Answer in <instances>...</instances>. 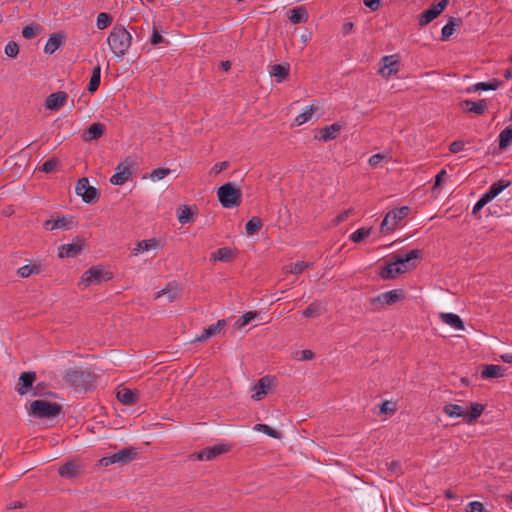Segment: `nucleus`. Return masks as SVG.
<instances>
[{
    "mask_svg": "<svg viewBox=\"0 0 512 512\" xmlns=\"http://www.w3.org/2000/svg\"><path fill=\"white\" fill-rule=\"evenodd\" d=\"M385 158V156L383 154H374L372 155L369 160H368V163L370 166L372 167H376L380 164V162Z\"/></svg>",
    "mask_w": 512,
    "mask_h": 512,
    "instance_id": "nucleus-63",
    "label": "nucleus"
},
{
    "mask_svg": "<svg viewBox=\"0 0 512 512\" xmlns=\"http://www.w3.org/2000/svg\"><path fill=\"white\" fill-rule=\"evenodd\" d=\"M228 167H229V162H228V161L218 162V163H216V164L211 168L210 173H211V174L218 175V174H220L222 171L226 170Z\"/></svg>",
    "mask_w": 512,
    "mask_h": 512,
    "instance_id": "nucleus-59",
    "label": "nucleus"
},
{
    "mask_svg": "<svg viewBox=\"0 0 512 512\" xmlns=\"http://www.w3.org/2000/svg\"><path fill=\"white\" fill-rule=\"evenodd\" d=\"M227 322L225 319L218 320L215 324L210 325L204 329L201 335L197 336L192 342H204L209 338L217 335L226 326Z\"/></svg>",
    "mask_w": 512,
    "mask_h": 512,
    "instance_id": "nucleus-21",
    "label": "nucleus"
},
{
    "mask_svg": "<svg viewBox=\"0 0 512 512\" xmlns=\"http://www.w3.org/2000/svg\"><path fill=\"white\" fill-rule=\"evenodd\" d=\"M107 43L112 53L122 59L131 46L132 36L124 26L115 25L110 31Z\"/></svg>",
    "mask_w": 512,
    "mask_h": 512,
    "instance_id": "nucleus-1",
    "label": "nucleus"
},
{
    "mask_svg": "<svg viewBox=\"0 0 512 512\" xmlns=\"http://www.w3.org/2000/svg\"><path fill=\"white\" fill-rule=\"evenodd\" d=\"M512 144V128L507 127L499 134V150L504 151Z\"/></svg>",
    "mask_w": 512,
    "mask_h": 512,
    "instance_id": "nucleus-40",
    "label": "nucleus"
},
{
    "mask_svg": "<svg viewBox=\"0 0 512 512\" xmlns=\"http://www.w3.org/2000/svg\"><path fill=\"white\" fill-rule=\"evenodd\" d=\"M58 473L61 477L67 479L76 478L80 474V465H78L75 461H68L59 467Z\"/></svg>",
    "mask_w": 512,
    "mask_h": 512,
    "instance_id": "nucleus-29",
    "label": "nucleus"
},
{
    "mask_svg": "<svg viewBox=\"0 0 512 512\" xmlns=\"http://www.w3.org/2000/svg\"><path fill=\"white\" fill-rule=\"evenodd\" d=\"M402 273H405V269H402V267L397 266V264H393L391 256L390 261L385 266L380 268L379 276L382 279H394Z\"/></svg>",
    "mask_w": 512,
    "mask_h": 512,
    "instance_id": "nucleus-25",
    "label": "nucleus"
},
{
    "mask_svg": "<svg viewBox=\"0 0 512 512\" xmlns=\"http://www.w3.org/2000/svg\"><path fill=\"white\" fill-rule=\"evenodd\" d=\"M75 192L78 196H81L82 200L87 204H95L100 198L99 191L89 185L88 178L86 177L80 178L77 181Z\"/></svg>",
    "mask_w": 512,
    "mask_h": 512,
    "instance_id": "nucleus-10",
    "label": "nucleus"
},
{
    "mask_svg": "<svg viewBox=\"0 0 512 512\" xmlns=\"http://www.w3.org/2000/svg\"><path fill=\"white\" fill-rule=\"evenodd\" d=\"M66 36L63 33H53L47 40L44 47L46 54H53L57 49L64 45Z\"/></svg>",
    "mask_w": 512,
    "mask_h": 512,
    "instance_id": "nucleus-27",
    "label": "nucleus"
},
{
    "mask_svg": "<svg viewBox=\"0 0 512 512\" xmlns=\"http://www.w3.org/2000/svg\"><path fill=\"white\" fill-rule=\"evenodd\" d=\"M449 0H441L437 4L431 5L427 10L419 15V25L426 26L437 18L448 5Z\"/></svg>",
    "mask_w": 512,
    "mask_h": 512,
    "instance_id": "nucleus-14",
    "label": "nucleus"
},
{
    "mask_svg": "<svg viewBox=\"0 0 512 512\" xmlns=\"http://www.w3.org/2000/svg\"><path fill=\"white\" fill-rule=\"evenodd\" d=\"M440 319L447 325L457 329V330H463L464 329V322L462 319L454 313H441Z\"/></svg>",
    "mask_w": 512,
    "mask_h": 512,
    "instance_id": "nucleus-35",
    "label": "nucleus"
},
{
    "mask_svg": "<svg viewBox=\"0 0 512 512\" xmlns=\"http://www.w3.org/2000/svg\"><path fill=\"white\" fill-rule=\"evenodd\" d=\"M275 380L274 377L269 375L263 376L258 380V382L253 386V391L251 398L255 401L261 400L264 396H266L270 390V387Z\"/></svg>",
    "mask_w": 512,
    "mask_h": 512,
    "instance_id": "nucleus-17",
    "label": "nucleus"
},
{
    "mask_svg": "<svg viewBox=\"0 0 512 512\" xmlns=\"http://www.w3.org/2000/svg\"><path fill=\"white\" fill-rule=\"evenodd\" d=\"M133 164L134 161L129 157L121 161L116 167V173L110 178V182L113 185L124 184L132 175L131 167Z\"/></svg>",
    "mask_w": 512,
    "mask_h": 512,
    "instance_id": "nucleus-12",
    "label": "nucleus"
},
{
    "mask_svg": "<svg viewBox=\"0 0 512 512\" xmlns=\"http://www.w3.org/2000/svg\"><path fill=\"white\" fill-rule=\"evenodd\" d=\"M62 409L59 403L35 400L30 404L29 414L39 419H49L58 416Z\"/></svg>",
    "mask_w": 512,
    "mask_h": 512,
    "instance_id": "nucleus-5",
    "label": "nucleus"
},
{
    "mask_svg": "<svg viewBox=\"0 0 512 512\" xmlns=\"http://www.w3.org/2000/svg\"><path fill=\"white\" fill-rule=\"evenodd\" d=\"M136 456H137L136 448L125 447L122 450H120L114 454L102 457L98 461V465L101 467H107L112 464L125 465V464L131 462L132 460H134Z\"/></svg>",
    "mask_w": 512,
    "mask_h": 512,
    "instance_id": "nucleus-7",
    "label": "nucleus"
},
{
    "mask_svg": "<svg viewBox=\"0 0 512 512\" xmlns=\"http://www.w3.org/2000/svg\"><path fill=\"white\" fill-rule=\"evenodd\" d=\"M371 231L372 228H359L349 236V239L354 243H360L371 234Z\"/></svg>",
    "mask_w": 512,
    "mask_h": 512,
    "instance_id": "nucleus-48",
    "label": "nucleus"
},
{
    "mask_svg": "<svg viewBox=\"0 0 512 512\" xmlns=\"http://www.w3.org/2000/svg\"><path fill=\"white\" fill-rule=\"evenodd\" d=\"M157 245V241L155 239L142 240L137 242L136 247L133 249V253L137 255L140 252L148 251L151 248H154Z\"/></svg>",
    "mask_w": 512,
    "mask_h": 512,
    "instance_id": "nucleus-47",
    "label": "nucleus"
},
{
    "mask_svg": "<svg viewBox=\"0 0 512 512\" xmlns=\"http://www.w3.org/2000/svg\"><path fill=\"white\" fill-rule=\"evenodd\" d=\"M113 21V18L110 14L106 12H101L97 16L96 25L99 30H103L107 28Z\"/></svg>",
    "mask_w": 512,
    "mask_h": 512,
    "instance_id": "nucleus-51",
    "label": "nucleus"
},
{
    "mask_svg": "<svg viewBox=\"0 0 512 512\" xmlns=\"http://www.w3.org/2000/svg\"><path fill=\"white\" fill-rule=\"evenodd\" d=\"M488 202L481 196L472 209V215L478 217V213Z\"/></svg>",
    "mask_w": 512,
    "mask_h": 512,
    "instance_id": "nucleus-61",
    "label": "nucleus"
},
{
    "mask_svg": "<svg viewBox=\"0 0 512 512\" xmlns=\"http://www.w3.org/2000/svg\"><path fill=\"white\" fill-rule=\"evenodd\" d=\"M485 406L480 403H470V409H465L458 404H447L443 412L449 417H463L467 424L474 423L483 413Z\"/></svg>",
    "mask_w": 512,
    "mask_h": 512,
    "instance_id": "nucleus-2",
    "label": "nucleus"
},
{
    "mask_svg": "<svg viewBox=\"0 0 512 512\" xmlns=\"http://www.w3.org/2000/svg\"><path fill=\"white\" fill-rule=\"evenodd\" d=\"M464 148V142L461 141V140H456V141H453L450 145H449V151L451 153H458L460 151H462Z\"/></svg>",
    "mask_w": 512,
    "mask_h": 512,
    "instance_id": "nucleus-62",
    "label": "nucleus"
},
{
    "mask_svg": "<svg viewBox=\"0 0 512 512\" xmlns=\"http://www.w3.org/2000/svg\"><path fill=\"white\" fill-rule=\"evenodd\" d=\"M234 257V251L228 247L218 248L211 254V260L213 261L230 262Z\"/></svg>",
    "mask_w": 512,
    "mask_h": 512,
    "instance_id": "nucleus-34",
    "label": "nucleus"
},
{
    "mask_svg": "<svg viewBox=\"0 0 512 512\" xmlns=\"http://www.w3.org/2000/svg\"><path fill=\"white\" fill-rule=\"evenodd\" d=\"M505 370L506 368L500 365H484L481 372V377L484 379L499 378L504 376Z\"/></svg>",
    "mask_w": 512,
    "mask_h": 512,
    "instance_id": "nucleus-33",
    "label": "nucleus"
},
{
    "mask_svg": "<svg viewBox=\"0 0 512 512\" xmlns=\"http://www.w3.org/2000/svg\"><path fill=\"white\" fill-rule=\"evenodd\" d=\"M170 172H171L170 169L161 167V168H157V169L153 170L150 177L152 180H161L164 177H166L167 175H169Z\"/></svg>",
    "mask_w": 512,
    "mask_h": 512,
    "instance_id": "nucleus-55",
    "label": "nucleus"
},
{
    "mask_svg": "<svg viewBox=\"0 0 512 512\" xmlns=\"http://www.w3.org/2000/svg\"><path fill=\"white\" fill-rule=\"evenodd\" d=\"M67 99L68 94L64 91L52 93L45 100V108L50 111H57L65 104Z\"/></svg>",
    "mask_w": 512,
    "mask_h": 512,
    "instance_id": "nucleus-20",
    "label": "nucleus"
},
{
    "mask_svg": "<svg viewBox=\"0 0 512 512\" xmlns=\"http://www.w3.org/2000/svg\"><path fill=\"white\" fill-rule=\"evenodd\" d=\"M462 20L460 18H454L451 17L449 19V22L442 28V37L441 39L443 41L447 40L455 30V26H459L461 24Z\"/></svg>",
    "mask_w": 512,
    "mask_h": 512,
    "instance_id": "nucleus-42",
    "label": "nucleus"
},
{
    "mask_svg": "<svg viewBox=\"0 0 512 512\" xmlns=\"http://www.w3.org/2000/svg\"><path fill=\"white\" fill-rule=\"evenodd\" d=\"M64 379L67 383L74 387V389L86 391L93 386L96 380V375L89 370L77 368L69 369L66 372Z\"/></svg>",
    "mask_w": 512,
    "mask_h": 512,
    "instance_id": "nucleus-3",
    "label": "nucleus"
},
{
    "mask_svg": "<svg viewBox=\"0 0 512 512\" xmlns=\"http://www.w3.org/2000/svg\"><path fill=\"white\" fill-rule=\"evenodd\" d=\"M161 296H167L169 302H173L179 297V288L178 284L175 281L169 282L165 288L158 291L156 293L155 298H160Z\"/></svg>",
    "mask_w": 512,
    "mask_h": 512,
    "instance_id": "nucleus-31",
    "label": "nucleus"
},
{
    "mask_svg": "<svg viewBox=\"0 0 512 512\" xmlns=\"http://www.w3.org/2000/svg\"><path fill=\"white\" fill-rule=\"evenodd\" d=\"M255 429L257 431L263 432L264 434H266L274 439H280L282 437V434L280 431H278L266 424H256Z\"/></svg>",
    "mask_w": 512,
    "mask_h": 512,
    "instance_id": "nucleus-49",
    "label": "nucleus"
},
{
    "mask_svg": "<svg viewBox=\"0 0 512 512\" xmlns=\"http://www.w3.org/2000/svg\"><path fill=\"white\" fill-rule=\"evenodd\" d=\"M342 129V125L338 122L333 123L329 126H325L324 128L319 130L320 136L315 135V138L328 142L330 140H334L338 137L340 130Z\"/></svg>",
    "mask_w": 512,
    "mask_h": 512,
    "instance_id": "nucleus-22",
    "label": "nucleus"
},
{
    "mask_svg": "<svg viewBox=\"0 0 512 512\" xmlns=\"http://www.w3.org/2000/svg\"><path fill=\"white\" fill-rule=\"evenodd\" d=\"M511 182L500 179L493 183L490 188L482 195V197L489 203L496 198L504 189L510 186Z\"/></svg>",
    "mask_w": 512,
    "mask_h": 512,
    "instance_id": "nucleus-23",
    "label": "nucleus"
},
{
    "mask_svg": "<svg viewBox=\"0 0 512 512\" xmlns=\"http://www.w3.org/2000/svg\"><path fill=\"white\" fill-rule=\"evenodd\" d=\"M150 42H151L152 45H158V44H161V43H164V42H166L168 44V41H166L163 38V36L161 35V33L158 30L156 25L153 26V32H152V36L150 38Z\"/></svg>",
    "mask_w": 512,
    "mask_h": 512,
    "instance_id": "nucleus-54",
    "label": "nucleus"
},
{
    "mask_svg": "<svg viewBox=\"0 0 512 512\" xmlns=\"http://www.w3.org/2000/svg\"><path fill=\"white\" fill-rule=\"evenodd\" d=\"M113 278V273L105 270L101 265L92 266L82 275V282L86 285L99 284Z\"/></svg>",
    "mask_w": 512,
    "mask_h": 512,
    "instance_id": "nucleus-11",
    "label": "nucleus"
},
{
    "mask_svg": "<svg viewBox=\"0 0 512 512\" xmlns=\"http://www.w3.org/2000/svg\"><path fill=\"white\" fill-rule=\"evenodd\" d=\"M194 215H195V212L193 211L192 207L187 206V205H183V206L179 207L178 213H177L178 221L181 224H187V223L193 222Z\"/></svg>",
    "mask_w": 512,
    "mask_h": 512,
    "instance_id": "nucleus-38",
    "label": "nucleus"
},
{
    "mask_svg": "<svg viewBox=\"0 0 512 512\" xmlns=\"http://www.w3.org/2000/svg\"><path fill=\"white\" fill-rule=\"evenodd\" d=\"M36 373L33 371H27L21 373L18 383L16 385L15 390L19 395H25L28 391H30L33 387L34 382L36 381Z\"/></svg>",
    "mask_w": 512,
    "mask_h": 512,
    "instance_id": "nucleus-18",
    "label": "nucleus"
},
{
    "mask_svg": "<svg viewBox=\"0 0 512 512\" xmlns=\"http://www.w3.org/2000/svg\"><path fill=\"white\" fill-rule=\"evenodd\" d=\"M363 3L372 11H377L381 7V0H363Z\"/></svg>",
    "mask_w": 512,
    "mask_h": 512,
    "instance_id": "nucleus-64",
    "label": "nucleus"
},
{
    "mask_svg": "<svg viewBox=\"0 0 512 512\" xmlns=\"http://www.w3.org/2000/svg\"><path fill=\"white\" fill-rule=\"evenodd\" d=\"M323 312L324 309L321 303L314 301L305 310H303L302 315L305 318H314L320 316Z\"/></svg>",
    "mask_w": 512,
    "mask_h": 512,
    "instance_id": "nucleus-39",
    "label": "nucleus"
},
{
    "mask_svg": "<svg viewBox=\"0 0 512 512\" xmlns=\"http://www.w3.org/2000/svg\"><path fill=\"white\" fill-rule=\"evenodd\" d=\"M42 30V27L39 24H30L26 25L22 29V36L25 39H32L36 37Z\"/></svg>",
    "mask_w": 512,
    "mask_h": 512,
    "instance_id": "nucleus-45",
    "label": "nucleus"
},
{
    "mask_svg": "<svg viewBox=\"0 0 512 512\" xmlns=\"http://www.w3.org/2000/svg\"><path fill=\"white\" fill-rule=\"evenodd\" d=\"M391 256L393 264H397V266L405 269V272H408L416 268L417 261L421 260L423 257V251L420 249H413L407 253H394Z\"/></svg>",
    "mask_w": 512,
    "mask_h": 512,
    "instance_id": "nucleus-8",
    "label": "nucleus"
},
{
    "mask_svg": "<svg viewBox=\"0 0 512 512\" xmlns=\"http://www.w3.org/2000/svg\"><path fill=\"white\" fill-rule=\"evenodd\" d=\"M466 511L467 512H484L485 508H484L483 503H481L479 501H472V502L468 503Z\"/></svg>",
    "mask_w": 512,
    "mask_h": 512,
    "instance_id": "nucleus-57",
    "label": "nucleus"
},
{
    "mask_svg": "<svg viewBox=\"0 0 512 512\" xmlns=\"http://www.w3.org/2000/svg\"><path fill=\"white\" fill-rule=\"evenodd\" d=\"M409 213L410 208L408 206H402L400 208L390 210L385 215L381 223L380 232L384 235L393 232L401 223V221L408 216Z\"/></svg>",
    "mask_w": 512,
    "mask_h": 512,
    "instance_id": "nucleus-6",
    "label": "nucleus"
},
{
    "mask_svg": "<svg viewBox=\"0 0 512 512\" xmlns=\"http://www.w3.org/2000/svg\"><path fill=\"white\" fill-rule=\"evenodd\" d=\"M288 18L293 24L305 23L308 20L307 9L303 6L295 7L288 12Z\"/></svg>",
    "mask_w": 512,
    "mask_h": 512,
    "instance_id": "nucleus-32",
    "label": "nucleus"
},
{
    "mask_svg": "<svg viewBox=\"0 0 512 512\" xmlns=\"http://www.w3.org/2000/svg\"><path fill=\"white\" fill-rule=\"evenodd\" d=\"M73 217H62L58 219H48L44 222L46 230L65 229L68 230L72 227Z\"/></svg>",
    "mask_w": 512,
    "mask_h": 512,
    "instance_id": "nucleus-28",
    "label": "nucleus"
},
{
    "mask_svg": "<svg viewBox=\"0 0 512 512\" xmlns=\"http://www.w3.org/2000/svg\"><path fill=\"white\" fill-rule=\"evenodd\" d=\"M4 51L8 57L15 58L19 54V45L15 41H9Z\"/></svg>",
    "mask_w": 512,
    "mask_h": 512,
    "instance_id": "nucleus-52",
    "label": "nucleus"
},
{
    "mask_svg": "<svg viewBox=\"0 0 512 512\" xmlns=\"http://www.w3.org/2000/svg\"><path fill=\"white\" fill-rule=\"evenodd\" d=\"M503 85V82L498 79H491L487 82H479L473 85L468 91H488V90H497L499 87Z\"/></svg>",
    "mask_w": 512,
    "mask_h": 512,
    "instance_id": "nucleus-36",
    "label": "nucleus"
},
{
    "mask_svg": "<svg viewBox=\"0 0 512 512\" xmlns=\"http://www.w3.org/2000/svg\"><path fill=\"white\" fill-rule=\"evenodd\" d=\"M354 213V209L353 208H349V209H346L344 210L343 212H341L334 220H333V223L334 225H338L344 221H346L348 219V217L350 215H352Z\"/></svg>",
    "mask_w": 512,
    "mask_h": 512,
    "instance_id": "nucleus-56",
    "label": "nucleus"
},
{
    "mask_svg": "<svg viewBox=\"0 0 512 512\" xmlns=\"http://www.w3.org/2000/svg\"><path fill=\"white\" fill-rule=\"evenodd\" d=\"M116 397L124 405H134L139 401L138 392L127 387L119 389Z\"/></svg>",
    "mask_w": 512,
    "mask_h": 512,
    "instance_id": "nucleus-26",
    "label": "nucleus"
},
{
    "mask_svg": "<svg viewBox=\"0 0 512 512\" xmlns=\"http://www.w3.org/2000/svg\"><path fill=\"white\" fill-rule=\"evenodd\" d=\"M310 264L305 261H297L290 265L289 272L292 274H301L305 269L309 268Z\"/></svg>",
    "mask_w": 512,
    "mask_h": 512,
    "instance_id": "nucleus-53",
    "label": "nucleus"
},
{
    "mask_svg": "<svg viewBox=\"0 0 512 512\" xmlns=\"http://www.w3.org/2000/svg\"><path fill=\"white\" fill-rule=\"evenodd\" d=\"M315 111H316V108L313 105L309 106L307 108V110H305L303 113H301L298 116H296L294 122L298 126L306 123L307 121H309L311 119V117H312V115L314 114Z\"/></svg>",
    "mask_w": 512,
    "mask_h": 512,
    "instance_id": "nucleus-50",
    "label": "nucleus"
},
{
    "mask_svg": "<svg viewBox=\"0 0 512 512\" xmlns=\"http://www.w3.org/2000/svg\"><path fill=\"white\" fill-rule=\"evenodd\" d=\"M263 226L262 219L260 217L254 216L249 219L245 225V230L247 235L252 236L257 233Z\"/></svg>",
    "mask_w": 512,
    "mask_h": 512,
    "instance_id": "nucleus-41",
    "label": "nucleus"
},
{
    "mask_svg": "<svg viewBox=\"0 0 512 512\" xmlns=\"http://www.w3.org/2000/svg\"><path fill=\"white\" fill-rule=\"evenodd\" d=\"M61 165V161L56 158L52 157L49 160L45 161L40 167L39 171L44 173H51L55 170H57Z\"/></svg>",
    "mask_w": 512,
    "mask_h": 512,
    "instance_id": "nucleus-44",
    "label": "nucleus"
},
{
    "mask_svg": "<svg viewBox=\"0 0 512 512\" xmlns=\"http://www.w3.org/2000/svg\"><path fill=\"white\" fill-rule=\"evenodd\" d=\"M405 298V291L402 289H394L388 292L381 293L376 297L370 299L371 305L380 304L393 305Z\"/></svg>",
    "mask_w": 512,
    "mask_h": 512,
    "instance_id": "nucleus-13",
    "label": "nucleus"
},
{
    "mask_svg": "<svg viewBox=\"0 0 512 512\" xmlns=\"http://www.w3.org/2000/svg\"><path fill=\"white\" fill-rule=\"evenodd\" d=\"M379 407L382 414H393L396 411L395 406L389 401H383Z\"/></svg>",
    "mask_w": 512,
    "mask_h": 512,
    "instance_id": "nucleus-58",
    "label": "nucleus"
},
{
    "mask_svg": "<svg viewBox=\"0 0 512 512\" xmlns=\"http://www.w3.org/2000/svg\"><path fill=\"white\" fill-rule=\"evenodd\" d=\"M460 107L464 112L475 113L477 115H483L488 109L485 99L478 101L466 99L460 103Z\"/></svg>",
    "mask_w": 512,
    "mask_h": 512,
    "instance_id": "nucleus-19",
    "label": "nucleus"
},
{
    "mask_svg": "<svg viewBox=\"0 0 512 512\" xmlns=\"http://www.w3.org/2000/svg\"><path fill=\"white\" fill-rule=\"evenodd\" d=\"M85 239L77 236L72 243L63 244L58 248L60 258H74L83 250Z\"/></svg>",
    "mask_w": 512,
    "mask_h": 512,
    "instance_id": "nucleus-15",
    "label": "nucleus"
},
{
    "mask_svg": "<svg viewBox=\"0 0 512 512\" xmlns=\"http://www.w3.org/2000/svg\"><path fill=\"white\" fill-rule=\"evenodd\" d=\"M399 63V56L397 54L384 56L381 59L380 73L386 78L396 74L399 70Z\"/></svg>",
    "mask_w": 512,
    "mask_h": 512,
    "instance_id": "nucleus-16",
    "label": "nucleus"
},
{
    "mask_svg": "<svg viewBox=\"0 0 512 512\" xmlns=\"http://www.w3.org/2000/svg\"><path fill=\"white\" fill-rule=\"evenodd\" d=\"M40 271H41L40 265L31 264V265H24V266L20 267L17 270V274L21 278H27L33 274H39Z\"/></svg>",
    "mask_w": 512,
    "mask_h": 512,
    "instance_id": "nucleus-43",
    "label": "nucleus"
},
{
    "mask_svg": "<svg viewBox=\"0 0 512 512\" xmlns=\"http://www.w3.org/2000/svg\"><path fill=\"white\" fill-rule=\"evenodd\" d=\"M446 170L445 169H442L438 172V174L435 176V182H434V185L432 187V190L433 191H436L437 189H440L441 187V184H442V181L444 179V177L446 176Z\"/></svg>",
    "mask_w": 512,
    "mask_h": 512,
    "instance_id": "nucleus-60",
    "label": "nucleus"
},
{
    "mask_svg": "<svg viewBox=\"0 0 512 512\" xmlns=\"http://www.w3.org/2000/svg\"><path fill=\"white\" fill-rule=\"evenodd\" d=\"M258 316L256 311H249L243 314L239 319L235 322V328L242 329L247 324H249L252 320H254Z\"/></svg>",
    "mask_w": 512,
    "mask_h": 512,
    "instance_id": "nucleus-46",
    "label": "nucleus"
},
{
    "mask_svg": "<svg viewBox=\"0 0 512 512\" xmlns=\"http://www.w3.org/2000/svg\"><path fill=\"white\" fill-rule=\"evenodd\" d=\"M217 196L224 208L238 207L242 202V192L232 182L221 185L217 190Z\"/></svg>",
    "mask_w": 512,
    "mask_h": 512,
    "instance_id": "nucleus-4",
    "label": "nucleus"
},
{
    "mask_svg": "<svg viewBox=\"0 0 512 512\" xmlns=\"http://www.w3.org/2000/svg\"><path fill=\"white\" fill-rule=\"evenodd\" d=\"M231 446L228 444H216L213 446L205 447L200 451L190 454L191 460L209 461L217 458L218 456L229 452Z\"/></svg>",
    "mask_w": 512,
    "mask_h": 512,
    "instance_id": "nucleus-9",
    "label": "nucleus"
},
{
    "mask_svg": "<svg viewBox=\"0 0 512 512\" xmlns=\"http://www.w3.org/2000/svg\"><path fill=\"white\" fill-rule=\"evenodd\" d=\"M290 72V65L288 63L274 64L270 66V75L273 76L277 83L283 82Z\"/></svg>",
    "mask_w": 512,
    "mask_h": 512,
    "instance_id": "nucleus-30",
    "label": "nucleus"
},
{
    "mask_svg": "<svg viewBox=\"0 0 512 512\" xmlns=\"http://www.w3.org/2000/svg\"><path fill=\"white\" fill-rule=\"evenodd\" d=\"M106 131V126L103 123H92L84 132L83 140L92 141L101 138Z\"/></svg>",
    "mask_w": 512,
    "mask_h": 512,
    "instance_id": "nucleus-24",
    "label": "nucleus"
},
{
    "mask_svg": "<svg viewBox=\"0 0 512 512\" xmlns=\"http://www.w3.org/2000/svg\"><path fill=\"white\" fill-rule=\"evenodd\" d=\"M100 81H101V66L99 64H97L92 69V74H91L90 81L87 86V90L90 93L96 92L100 86Z\"/></svg>",
    "mask_w": 512,
    "mask_h": 512,
    "instance_id": "nucleus-37",
    "label": "nucleus"
}]
</instances>
